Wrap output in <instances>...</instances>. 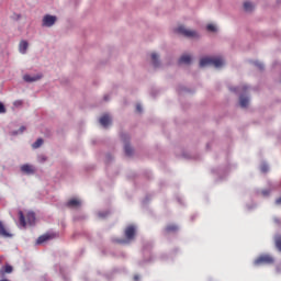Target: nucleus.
<instances>
[{"label": "nucleus", "instance_id": "1", "mask_svg": "<svg viewBox=\"0 0 281 281\" xmlns=\"http://www.w3.org/2000/svg\"><path fill=\"white\" fill-rule=\"evenodd\" d=\"M223 65H225V61L222 57H204L200 59V67L213 66L218 69V67H223Z\"/></svg>", "mask_w": 281, "mask_h": 281}, {"label": "nucleus", "instance_id": "2", "mask_svg": "<svg viewBox=\"0 0 281 281\" xmlns=\"http://www.w3.org/2000/svg\"><path fill=\"white\" fill-rule=\"evenodd\" d=\"M19 216H20V225L21 227H25V225H34V223H36V215L34 214V212H29L25 215H23V211L19 212Z\"/></svg>", "mask_w": 281, "mask_h": 281}, {"label": "nucleus", "instance_id": "3", "mask_svg": "<svg viewBox=\"0 0 281 281\" xmlns=\"http://www.w3.org/2000/svg\"><path fill=\"white\" fill-rule=\"evenodd\" d=\"M276 262V258L273 256L263 254L257 257L254 261L255 267H260L262 265H273Z\"/></svg>", "mask_w": 281, "mask_h": 281}, {"label": "nucleus", "instance_id": "4", "mask_svg": "<svg viewBox=\"0 0 281 281\" xmlns=\"http://www.w3.org/2000/svg\"><path fill=\"white\" fill-rule=\"evenodd\" d=\"M177 34H181L182 36H186L187 38H198L199 33L196 31H192L190 29H186V26L180 25L176 29Z\"/></svg>", "mask_w": 281, "mask_h": 281}, {"label": "nucleus", "instance_id": "5", "mask_svg": "<svg viewBox=\"0 0 281 281\" xmlns=\"http://www.w3.org/2000/svg\"><path fill=\"white\" fill-rule=\"evenodd\" d=\"M124 234L127 240H135V234H137V227H135V225H128L125 228Z\"/></svg>", "mask_w": 281, "mask_h": 281}, {"label": "nucleus", "instance_id": "6", "mask_svg": "<svg viewBox=\"0 0 281 281\" xmlns=\"http://www.w3.org/2000/svg\"><path fill=\"white\" fill-rule=\"evenodd\" d=\"M56 23V15H45L42 21L44 27H52Z\"/></svg>", "mask_w": 281, "mask_h": 281}, {"label": "nucleus", "instance_id": "7", "mask_svg": "<svg viewBox=\"0 0 281 281\" xmlns=\"http://www.w3.org/2000/svg\"><path fill=\"white\" fill-rule=\"evenodd\" d=\"M36 170L34 169V166L32 165H22L21 166V172H23L24 175H34Z\"/></svg>", "mask_w": 281, "mask_h": 281}, {"label": "nucleus", "instance_id": "8", "mask_svg": "<svg viewBox=\"0 0 281 281\" xmlns=\"http://www.w3.org/2000/svg\"><path fill=\"white\" fill-rule=\"evenodd\" d=\"M0 236H2V238H12V234L5 229L2 221H0Z\"/></svg>", "mask_w": 281, "mask_h": 281}, {"label": "nucleus", "instance_id": "9", "mask_svg": "<svg viewBox=\"0 0 281 281\" xmlns=\"http://www.w3.org/2000/svg\"><path fill=\"white\" fill-rule=\"evenodd\" d=\"M101 126L106 128L111 124V116L109 114H104L103 116L100 117L99 120Z\"/></svg>", "mask_w": 281, "mask_h": 281}, {"label": "nucleus", "instance_id": "10", "mask_svg": "<svg viewBox=\"0 0 281 281\" xmlns=\"http://www.w3.org/2000/svg\"><path fill=\"white\" fill-rule=\"evenodd\" d=\"M43 76L36 75V76H30V75H24L23 80L25 82H36L37 80H41Z\"/></svg>", "mask_w": 281, "mask_h": 281}, {"label": "nucleus", "instance_id": "11", "mask_svg": "<svg viewBox=\"0 0 281 281\" xmlns=\"http://www.w3.org/2000/svg\"><path fill=\"white\" fill-rule=\"evenodd\" d=\"M80 205H82V202H80L78 199H70L66 203V207H80Z\"/></svg>", "mask_w": 281, "mask_h": 281}, {"label": "nucleus", "instance_id": "12", "mask_svg": "<svg viewBox=\"0 0 281 281\" xmlns=\"http://www.w3.org/2000/svg\"><path fill=\"white\" fill-rule=\"evenodd\" d=\"M165 232H166V234H175V233L179 232V226H177L175 224H168L165 227Z\"/></svg>", "mask_w": 281, "mask_h": 281}, {"label": "nucleus", "instance_id": "13", "mask_svg": "<svg viewBox=\"0 0 281 281\" xmlns=\"http://www.w3.org/2000/svg\"><path fill=\"white\" fill-rule=\"evenodd\" d=\"M192 57L190 55H182L179 59L180 65H190Z\"/></svg>", "mask_w": 281, "mask_h": 281}, {"label": "nucleus", "instance_id": "14", "mask_svg": "<svg viewBox=\"0 0 281 281\" xmlns=\"http://www.w3.org/2000/svg\"><path fill=\"white\" fill-rule=\"evenodd\" d=\"M12 271H14V269L12 268V266L5 265L4 267L1 268L0 274H1V276H5V273H12Z\"/></svg>", "mask_w": 281, "mask_h": 281}, {"label": "nucleus", "instance_id": "15", "mask_svg": "<svg viewBox=\"0 0 281 281\" xmlns=\"http://www.w3.org/2000/svg\"><path fill=\"white\" fill-rule=\"evenodd\" d=\"M239 104L241 109H247V106H249V98L247 97L239 98Z\"/></svg>", "mask_w": 281, "mask_h": 281}, {"label": "nucleus", "instance_id": "16", "mask_svg": "<svg viewBox=\"0 0 281 281\" xmlns=\"http://www.w3.org/2000/svg\"><path fill=\"white\" fill-rule=\"evenodd\" d=\"M29 44L26 41L20 42L19 49L21 54H25L27 52Z\"/></svg>", "mask_w": 281, "mask_h": 281}, {"label": "nucleus", "instance_id": "17", "mask_svg": "<svg viewBox=\"0 0 281 281\" xmlns=\"http://www.w3.org/2000/svg\"><path fill=\"white\" fill-rule=\"evenodd\" d=\"M151 60H153L154 67H159V55H157L156 53H153Z\"/></svg>", "mask_w": 281, "mask_h": 281}, {"label": "nucleus", "instance_id": "18", "mask_svg": "<svg viewBox=\"0 0 281 281\" xmlns=\"http://www.w3.org/2000/svg\"><path fill=\"white\" fill-rule=\"evenodd\" d=\"M245 12H251L254 10V4L249 1L244 2Z\"/></svg>", "mask_w": 281, "mask_h": 281}, {"label": "nucleus", "instance_id": "19", "mask_svg": "<svg viewBox=\"0 0 281 281\" xmlns=\"http://www.w3.org/2000/svg\"><path fill=\"white\" fill-rule=\"evenodd\" d=\"M49 240V235H42L37 238V245H43V243H47Z\"/></svg>", "mask_w": 281, "mask_h": 281}, {"label": "nucleus", "instance_id": "20", "mask_svg": "<svg viewBox=\"0 0 281 281\" xmlns=\"http://www.w3.org/2000/svg\"><path fill=\"white\" fill-rule=\"evenodd\" d=\"M124 150H125V155H126L127 157H131V156L133 155V147H131V145L125 144Z\"/></svg>", "mask_w": 281, "mask_h": 281}, {"label": "nucleus", "instance_id": "21", "mask_svg": "<svg viewBox=\"0 0 281 281\" xmlns=\"http://www.w3.org/2000/svg\"><path fill=\"white\" fill-rule=\"evenodd\" d=\"M32 146L33 148H41V146H43V138H38Z\"/></svg>", "mask_w": 281, "mask_h": 281}, {"label": "nucleus", "instance_id": "22", "mask_svg": "<svg viewBox=\"0 0 281 281\" xmlns=\"http://www.w3.org/2000/svg\"><path fill=\"white\" fill-rule=\"evenodd\" d=\"M206 30H207V32H216V25L207 24Z\"/></svg>", "mask_w": 281, "mask_h": 281}, {"label": "nucleus", "instance_id": "23", "mask_svg": "<svg viewBox=\"0 0 281 281\" xmlns=\"http://www.w3.org/2000/svg\"><path fill=\"white\" fill-rule=\"evenodd\" d=\"M261 194H262V196H269V194H271V190L265 189L261 191Z\"/></svg>", "mask_w": 281, "mask_h": 281}, {"label": "nucleus", "instance_id": "24", "mask_svg": "<svg viewBox=\"0 0 281 281\" xmlns=\"http://www.w3.org/2000/svg\"><path fill=\"white\" fill-rule=\"evenodd\" d=\"M0 113H5V105L0 102Z\"/></svg>", "mask_w": 281, "mask_h": 281}, {"label": "nucleus", "instance_id": "25", "mask_svg": "<svg viewBox=\"0 0 281 281\" xmlns=\"http://www.w3.org/2000/svg\"><path fill=\"white\" fill-rule=\"evenodd\" d=\"M269 167L267 165L261 166V172H268Z\"/></svg>", "mask_w": 281, "mask_h": 281}, {"label": "nucleus", "instance_id": "26", "mask_svg": "<svg viewBox=\"0 0 281 281\" xmlns=\"http://www.w3.org/2000/svg\"><path fill=\"white\" fill-rule=\"evenodd\" d=\"M256 66L258 67V69H265V65H262L260 63H256Z\"/></svg>", "mask_w": 281, "mask_h": 281}, {"label": "nucleus", "instance_id": "27", "mask_svg": "<svg viewBox=\"0 0 281 281\" xmlns=\"http://www.w3.org/2000/svg\"><path fill=\"white\" fill-rule=\"evenodd\" d=\"M276 272L281 273V263L276 267Z\"/></svg>", "mask_w": 281, "mask_h": 281}, {"label": "nucleus", "instance_id": "28", "mask_svg": "<svg viewBox=\"0 0 281 281\" xmlns=\"http://www.w3.org/2000/svg\"><path fill=\"white\" fill-rule=\"evenodd\" d=\"M136 111H137V113H142V105L140 104L136 105Z\"/></svg>", "mask_w": 281, "mask_h": 281}, {"label": "nucleus", "instance_id": "29", "mask_svg": "<svg viewBox=\"0 0 281 281\" xmlns=\"http://www.w3.org/2000/svg\"><path fill=\"white\" fill-rule=\"evenodd\" d=\"M22 104H23L22 101H15V102H14V105H15V106H21Z\"/></svg>", "mask_w": 281, "mask_h": 281}, {"label": "nucleus", "instance_id": "30", "mask_svg": "<svg viewBox=\"0 0 281 281\" xmlns=\"http://www.w3.org/2000/svg\"><path fill=\"white\" fill-rule=\"evenodd\" d=\"M276 204H277V205H281V196L276 200Z\"/></svg>", "mask_w": 281, "mask_h": 281}, {"label": "nucleus", "instance_id": "31", "mask_svg": "<svg viewBox=\"0 0 281 281\" xmlns=\"http://www.w3.org/2000/svg\"><path fill=\"white\" fill-rule=\"evenodd\" d=\"M274 223H276L277 225H281L280 218L276 217V218H274Z\"/></svg>", "mask_w": 281, "mask_h": 281}, {"label": "nucleus", "instance_id": "32", "mask_svg": "<svg viewBox=\"0 0 281 281\" xmlns=\"http://www.w3.org/2000/svg\"><path fill=\"white\" fill-rule=\"evenodd\" d=\"M23 131H25V126H22V127L20 128V132H21V133H23Z\"/></svg>", "mask_w": 281, "mask_h": 281}, {"label": "nucleus", "instance_id": "33", "mask_svg": "<svg viewBox=\"0 0 281 281\" xmlns=\"http://www.w3.org/2000/svg\"><path fill=\"white\" fill-rule=\"evenodd\" d=\"M134 280H135V281H139V277L135 276V277H134Z\"/></svg>", "mask_w": 281, "mask_h": 281}, {"label": "nucleus", "instance_id": "34", "mask_svg": "<svg viewBox=\"0 0 281 281\" xmlns=\"http://www.w3.org/2000/svg\"><path fill=\"white\" fill-rule=\"evenodd\" d=\"M121 137L122 139H126V134H123Z\"/></svg>", "mask_w": 281, "mask_h": 281}, {"label": "nucleus", "instance_id": "35", "mask_svg": "<svg viewBox=\"0 0 281 281\" xmlns=\"http://www.w3.org/2000/svg\"><path fill=\"white\" fill-rule=\"evenodd\" d=\"M104 100H105V101L109 100V97L105 95V97H104Z\"/></svg>", "mask_w": 281, "mask_h": 281}, {"label": "nucleus", "instance_id": "36", "mask_svg": "<svg viewBox=\"0 0 281 281\" xmlns=\"http://www.w3.org/2000/svg\"><path fill=\"white\" fill-rule=\"evenodd\" d=\"M244 91H247V87H244Z\"/></svg>", "mask_w": 281, "mask_h": 281}, {"label": "nucleus", "instance_id": "37", "mask_svg": "<svg viewBox=\"0 0 281 281\" xmlns=\"http://www.w3.org/2000/svg\"><path fill=\"white\" fill-rule=\"evenodd\" d=\"M42 160L45 161V157H43Z\"/></svg>", "mask_w": 281, "mask_h": 281}, {"label": "nucleus", "instance_id": "38", "mask_svg": "<svg viewBox=\"0 0 281 281\" xmlns=\"http://www.w3.org/2000/svg\"><path fill=\"white\" fill-rule=\"evenodd\" d=\"M119 243H124V240H119Z\"/></svg>", "mask_w": 281, "mask_h": 281}, {"label": "nucleus", "instance_id": "39", "mask_svg": "<svg viewBox=\"0 0 281 281\" xmlns=\"http://www.w3.org/2000/svg\"><path fill=\"white\" fill-rule=\"evenodd\" d=\"M0 265H1V259H0Z\"/></svg>", "mask_w": 281, "mask_h": 281}]
</instances>
